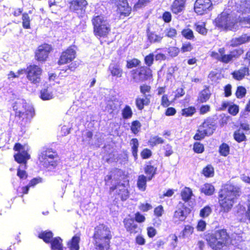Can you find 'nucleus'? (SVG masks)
Listing matches in <instances>:
<instances>
[{
  "instance_id": "36",
  "label": "nucleus",
  "mask_w": 250,
  "mask_h": 250,
  "mask_svg": "<svg viewBox=\"0 0 250 250\" xmlns=\"http://www.w3.org/2000/svg\"><path fill=\"white\" fill-rule=\"evenodd\" d=\"M156 168L151 165L147 166L145 169L146 174L150 175L147 177V180L150 181L156 173Z\"/></svg>"
},
{
  "instance_id": "30",
  "label": "nucleus",
  "mask_w": 250,
  "mask_h": 250,
  "mask_svg": "<svg viewBox=\"0 0 250 250\" xmlns=\"http://www.w3.org/2000/svg\"><path fill=\"white\" fill-rule=\"evenodd\" d=\"M80 237L77 236H74L67 244L68 247L70 250H79Z\"/></svg>"
},
{
  "instance_id": "26",
  "label": "nucleus",
  "mask_w": 250,
  "mask_h": 250,
  "mask_svg": "<svg viewBox=\"0 0 250 250\" xmlns=\"http://www.w3.org/2000/svg\"><path fill=\"white\" fill-rule=\"evenodd\" d=\"M62 240L59 237L52 239L50 242L52 250H63Z\"/></svg>"
},
{
  "instance_id": "5",
  "label": "nucleus",
  "mask_w": 250,
  "mask_h": 250,
  "mask_svg": "<svg viewBox=\"0 0 250 250\" xmlns=\"http://www.w3.org/2000/svg\"><path fill=\"white\" fill-rule=\"evenodd\" d=\"M105 181L107 185H109L110 183L112 185L110 187V191H115L121 198L122 200H126L129 197V192L127 189V185L125 184H120L118 182V179L115 177V174L112 173L108 175L105 177Z\"/></svg>"
},
{
  "instance_id": "51",
  "label": "nucleus",
  "mask_w": 250,
  "mask_h": 250,
  "mask_svg": "<svg viewBox=\"0 0 250 250\" xmlns=\"http://www.w3.org/2000/svg\"><path fill=\"white\" fill-rule=\"evenodd\" d=\"M211 212V208L209 206H206L200 210V215L205 218L208 217Z\"/></svg>"
},
{
  "instance_id": "6",
  "label": "nucleus",
  "mask_w": 250,
  "mask_h": 250,
  "mask_svg": "<svg viewBox=\"0 0 250 250\" xmlns=\"http://www.w3.org/2000/svg\"><path fill=\"white\" fill-rule=\"evenodd\" d=\"M215 22L218 27L224 30L235 31L239 28L237 19L226 12L218 16Z\"/></svg>"
},
{
  "instance_id": "14",
  "label": "nucleus",
  "mask_w": 250,
  "mask_h": 250,
  "mask_svg": "<svg viewBox=\"0 0 250 250\" xmlns=\"http://www.w3.org/2000/svg\"><path fill=\"white\" fill-rule=\"evenodd\" d=\"M188 213L189 208L185 207L182 203H180L177 209L174 212L173 219L175 222L183 221L186 219Z\"/></svg>"
},
{
  "instance_id": "34",
  "label": "nucleus",
  "mask_w": 250,
  "mask_h": 250,
  "mask_svg": "<svg viewBox=\"0 0 250 250\" xmlns=\"http://www.w3.org/2000/svg\"><path fill=\"white\" fill-rule=\"evenodd\" d=\"M234 138L238 142L240 143L246 140V137L243 131L239 129L234 133Z\"/></svg>"
},
{
  "instance_id": "31",
  "label": "nucleus",
  "mask_w": 250,
  "mask_h": 250,
  "mask_svg": "<svg viewBox=\"0 0 250 250\" xmlns=\"http://www.w3.org/2000/svg\"><path fill=\"white\" fill-rule=\"evenodd\" d=\"M181 195L182 199L185 201L187 202L191 199L193 195L192 191L189 188H185L181 191Z\"/></svg>"
},
{
  "instance_id": "59",
  "label": "nucleus",
  "mask_w": 250,
  "mask_h": 250,
  "mask_svg": "<svg viewBox=\"0 0 250 250\" xmlns=\"http://www.w3.org/2000/svg\"><path fill=\"white\" fill-rule=\"evenodd\" d=\"M153 60L154 55L153 54H149L145 58V63L148 66H150L152 64Z\"/></svg>"
},
{
  "instance_id": "50",
  "label": "nucleus",
  "mask_w": 250,
  "mask_h": 250,
  "mask_svg": "<svg viewBox=\"0 0 250 250\" xmlns=\"http://www.w3.org/2000/svg\"><path fill=\"white\" fill-rule=\"evenodd\" d=\"M196 30L199 33L202 35H206L207 33V30L205 28V25L204 23H202L201 24H196Z\"/></svg>"
},
{
  "instance_id": "49",
  "label": "nucleus",
  "mask_w": 250,
  "mask_h": 250,
  "mask_svg": "<svg viewBox=\"0 0 250 250\" xmlns=\"http://www.w3.org/2000/svg\"><path fill=\"white\" fill-rule=\"evenodd\" d=\"M179 52V48L176 47L171 46L167 48L168 54L171 57H175L177 56L178 55Z\"/></svg>"
},
{
  "instance_id": "4",
  "label": "nucleus",
  "mask_w": 250,
  "mask_h": 250,
  "mask_svg": "<svg viewBox=\"0 0 250 250\" xmlns=\"http://www.w3.org/2000/svg\"><path fill=\"white\" fill-rule=\"evenodd\" d=\"M14 149L18 151L17 154L14 155L15 161L18 163L24 164V166H20L18 169L17 176L21 179H25L27 177V174L26 171L22 169L26 168L27 160L30 158V156L28 154L29 147L26 145L22 146L19 143H17L15 144Z\"/></svg>"
},
{
  "instance_id": "16",
  "label": "nucleus",
  "mask_w": 250,
  "mask_h": 250,
  "mask_svg": "<svg viewBox=\"0 0 250 250\" xmlns=\"http://www.w3.org/2000/svg\"><path fill=\"white\" fill-rule=\"evenodd\" d=\"M51 49L50 45L44 44L40 46L36 52V58L39 61H44L48 57Z\"/></svg>"
},
{
  "instance_id": "35",
  "label": "nucleus",
  "mask_w": 250,
  "mask_h": 250,
  "mask_svg": "<svg viewBox=\"0 0 250 250\" xmlns=\"http://www.w3.org/2000/svg\"><path fill=\"white\" fill-rule=\"evenodd\" d=\"M22 25L25 29L30 28V19L27 13L22 14Z\"/></svg>"
},
{
  "instance_id": "55",
  "label": "nucleus",
  "mask_w": 250,
  "mask_h": 250,
  "mask_svg": "<svg viewBox=\"0 0 250 250\" xmlns=\"http://www.w3.org/2000/svg\"><path fill=\"white\" fill-rule=\"evenodd\" d=\"M246 93V89L243 86H239L236 92V96L238 98H242L245 96Z\"/></svg>"
},
{
  "instance_id": "62",
  "label": "nucleus",
  "mask_w": 250,
  "mask_h": 250,
  "mask_svg": "<svg viewBox=\"0 0 250 250\" xmlns=\"http://www.w3.org/2000/svg\"><path fill=\"white\" fill-rule=\"evenodd\" d=\"M141 155L143 159H147L151 156V151L148 149H145L142 151Z\"/></svg>"
},
{
  "instance_id": "39",
  "label": "nucleus",
  "mask_w": 250,
  "mask_h": 250,
  "mask_svg": "<svg viewBox=\"0 0 250 250\" xmlns=\"http://www.w3.org/2000/svg\"><path fill=\"white\" fill-rule=\"evenodd\" d=\"M123 118L125 119L130 118L133 114L132 109L129 105H125L122 110Z\"/></svg>"
},
{
  "instance_id": "46",
  "label": "nucleus",
  "mask_w": 250,
  "mask_h": 250,
  "mask_svg": "<svg viewBox=\"0 0 250 250\" xmlns=\"http://www.w3.org/2000/svg\"><path fill=\"white\" fill-rule=\"evenodd\" d=\"M196 111V109L194 107H189L185 108L182 110V114L186 117L192 116Z\"/></svg>"
},
{
  "instance_id": "57",
  "label": "nucleus",
  "mask_w": 250,
  "mask_h": 250,
  "mask_svg": "<svg viewBox=\"0 0 250 250\" xmlns=\"http://www.w3.org/2000/svg\"><path fill=\"white\" fill-rule=\"evenodd\" d=\"M193 232V228L189 225L186 226L183 231V235L188 236L191 234Z\"/></svg>"
},
{
  "instance_id": "56",
  "label": "nucleus",
  "mask_w": 250,
  "mask_h": 250,
  "mask_svg": "<svg viewBox=\"0 0 250 250\" xmlns=\"http://www.w3.org/2000/svg\"><path fill=\"white\" fill-rule=\"evenodd\" d=\"M193 49L191 44L189 42H186L183 44L181 47V51L183 53L190 52Z\"/></svg>"
},
{
  "instance_id": "20",
  "label": "nucleus",
  "mask_w": 250,
  "mask_h": 250,
  "mask_svg": "<svg viewBox=\"0 0 250 250\" xmlns=\"http://www.w3.org/2000/svg\"><path fill=\"white\" fill-rule=\"evenodd\" d=\"M233 78L237 81H241L250 75V70L248 67L245 66L232 73Z\"/></svg>"
},
{
  "instance_id": "33",
  "label": "nucleus",
  "mask_w": 250,
  "mask_h": 250,
  "mask_svg": "<svg viewBox=\"0 0 250 250\" xmlns=\"http://www.w3.org/2000/svg\"><path fill=\"white\" fill-rule=\"evenodd\" d=\"M131 146L132 153L135 159H136L138 157L137 152L139 146V143L137 139H132L130 142Z\"/></svg>"
},
{
  "instance_id": "21",
  "label": "nucleus",
  "mask_w": 250,
  "mask_h": 250,
  "mask_svg": "<svg viewBox=\"0 0 250 250\" xmlns=\"http://www.w3.org/2000/svg\"><path fill=\"white\" fill-rule=\"evenodd\" d=\"M87 4V2L85 0H73L70 2V8L76 11L80 10L81 13H83Z\"/></svg>"
},
{
  "instance_id": "19",
  "label": "nucleus",
  "mask_w": 250,
  "mask_h": 250,
  "mask_svg": "<svg viewBox=\"0 0 250 250\" xmlns=\"http://www.w3.org/2000/svg\"><path fill=\"white\" fill-rule=\"evenodd\" d=\"M121 14L128 15L131 10L126 0H114Z\"/></svg>"
},
{
  "instance_id": "17",
  "label": "nucleus",
  "mask_w": 250,
  "mask_h": 250,
  "mask_svg": "<svg viewBox=\"0 0 250 250\" xmlns=\"http://www.w3.org/2000/svg\"><path fill=\"white\" fill-rule=\"evenodd\" d=\"M147 39L149 42L152 43H160L164 38V34L158 30H151L148 29L147 31Z\"/></svg>"
},
{
  "instance_id": "15",
  "label": "nucleus",
  "mask_w": 250,
  "mask_h": 250,
  "mask_svg": "<svg viewBox=\"0 0 250 250\" xmlns=\"http://www.w3.org/2000/svg\"><path fill=\"white\" fill-rule=\"evenodd\" d=\"M210 56L213 58L225 63H228L232 61L230 53L229 54H225L224 48H219L218 52H211Z\"/></svg>"
},
{
  "instance_id": "1",
  "label": "nucleus",
  "mask_w": 250,
  "mask_h": 250,
  "mask_svg": "<svg viewBox=\"0 0 250 250\" xmlns=\"http://www.w3.org/2000/svg\"><path fill=\"white\" fill-rule=\"evenodd\" d=\"M205 238L208 245L213 250H223L224 247L229 244L237 245L242 241V237L237 234H233L232 239L230 240L226 230L224 229L208 233Z\"/></svg>"
},
{
  "instance_id": "45",
  "label": "nucleus",
  "mask_w": 250,
  "mask_h": 250,
  "mask_svg": "<svg viewBox=\"0 0 250 250\" xmlns=\"http://www.w3.org/2000/svg\"><path fill=\"white\" fill-rule=\"evenodd\" d=\"M219 152L222 156H227L229 152V146L227 144L223 143L219 147Z\"/></svg>"
},
{
  "instance_id": "53",
  "label": "nucleus",
  "mask_w": 250,
  "mask_h": 250,
  "mask_svg": "<svg viewBox=\"0 0 250 250\" xmlns=\"http://www.w3.org/2000/svg\"><path fill=\"white\" fill-rule=\"evenodd\" d=\"M141 123L139 121H133L132 123V125H131V131L134 134H136L137 133H138L139 132V130L141 127Z\"/></svg>"
},
{
  "instance_id": "37",
  "label": "nucleus",
  "mask_w": 250,
  "mask_h": 250,
  "mask_svg": "<svg viewBox=\"0 0 250 250\" xmlns=\"http://www.w3.org/2000/svg\"><path fill=\"white\" fill-rule=\"evenodd\" d=\"M238 20V25L242 27L250 28V16L245 18H239Z\"/></svg>"
},
{
  "instance_id": "7",
  "label": "nucleus",
  "mask_w": 250,
  "mask_h": 250,
  "mask_svg": "<svg viewBox=\"0 0 250 250\" xmlns=\"http://www.w3.org/2000/svg\"><path fill=\"white\" fill-rule=\"evenodd\" d=\"M92 21L94 26V33L96 36L105 37L110 32V25L104 16H94Z\"/></svg>"
},
{
  "instance_id": "28",
  "label": "nucleus",
  "mask_w": 250,
  "mask_h": 250,
  "mask_svg": "<svg viewBox=\"0 0 250 250\" xmlns=\"http://www.w3.org/2000/svg\"><path fill=\"white\" fill-rule=\"evenodd\" d=\"M210 91L208 87H206L201 91L198 97V100L201 103L207 102L210 98Z\"/></svg>"
},
{
  "instance_id": "18",
  "label": "nucleus",
  "mask_w": 250,
  "mask_h": 250,
  "mask_svg": "<svg viewBox=\"0 0 250 250\" xmlns=\"http://www.w3.org/2000/svg\"><path fill=\"white\" fill-rule=\"evenodd\" d=\"M124 224L126 230L130 233L139 232L140 229L137 223L132 219H125Z\"/></svg>"
},
{
  "instance_id": "63",
  "label": "nucleus",
  "mask_w": 250,
  "mask_h": 250,
  "mask_svg": "<svg viewBox=\"0 0 250 250\" xmlns=\"http://www.w3.org/2000/svg\"><path fill=\"white\" fill-rule=\"evenodd\" d=\"M140 90L141 93H142L144 96L146 95H148L147 93H148L150 90V86L147 85H143L140 86Z\"/></svg>"
},
{
  "instance_id": "23",
  "label": "nucleus",
  "mask_w": 250,
  "mask_h": 250,
  "mask_svg": "<svg viewBox=\"0 0 250 250\" xmlns=\"http://www.w3.org/2000/svg\"><path fill=\"white\" fill-rule=\"evenodd\" d=\"M250 41V36L244 34L238 38L232 39L230 41V45L236 46Z\"/></svg>"
},
{
  "instance_id": "25",
  "label": "nucleus",
  "mask_w": 250,
  "mask_h": 250,
  "mask_svg": "<svg viewBox=\"0 0 250 250\" xmlns=\"http://www.w3.org/2000/svg\"><path fill=\"white\" fill-rule=\"evenodd\" d=\"M109 69L113 76L120 78L122 76L123 70L118 64H113L109 66Z\"/></svg>"
},
{
  "instance_id": "13",
  "label": "nucleus",
  "mask_w": 250,
  "mask_h": 250,
  "mask_svg": "<svg viewBox=\"0 0 250 250\" xmlns=\"http://www.w3.org/2000/svg\"><path fill=\"white\" fill-rule=\"evenodd\" d=\"M76 57V51L71 48H67L63 52L60 57L58 63L60 65L69 63L72 61Z\"/></svg>"
},
{
  "instance_id": "22",
  "label": "nucleus",
  "mask_w": 250,
  "mask_h": 250,
  "mask_svg": "<svg viewBox=\"0 0 250 250\" xmlns=\"http://www.w3.org/2000/svg\"><path fill=\"white\" fill-rule=\"evenodd\" d=\"M186 0H175L171 5L172 12L176 14L181 13L185 8Z\"/></svg>"
},
{
  "instance_id": "58",
  "label": "nucleus",
  "mask_w": 250,
  "mask_h": 250,
  "mask_svg": "<svg viewBox=\"0 0 250 250\" xmlns=\"http://www.w3.org/2000/svg\"><path fill=\"white\" fill-rule=\"evenodd\" d=\"M193 149L195 152L200 153L203 152L204 147L202 144L200 143L196 142L194 145Z\"/></svg>"
},
{
  "instance_id": "32",
  "label": "nucleus",
  "mask_w": 250,
  "mask_h": 250,
  "mask_svg": "<svg viewBox=\"0 0 250 250\" xmlns=\"http://www.w3.org/2000/svg\"><path fill=\"white\" fill-rule=\"evenodd\" d=\"M201 192L207 195H212L214 191V187L210 184H205L202 187Z\"/></svg>"
},
{
  "instance_id": "43",
  "label": "nucleus",
  "mask_w": 250,
  "mask_h": 250,
  "mask_svg": "<svg viewBox=\"0 0 250 250\" xmlns=\"http://www.w3.org/2000/svg\"><path fill=\"white\" fill-rule=\"evenodd\" d=\"M203 174L208 177H212L214 175V168L211 165H208L203 170Z\"/></svg>"
},
{
  "instance_id": "38",
  "label": "nucleus",
  "mask_w": 250,
  "mask_h": 250,
  "mask_svg": "<svg viewBox=\"0 0 250 250\" xmlns=\"http://www.w3.org/2000/svg\"><path fill=\"white\" fill-rule=\"evenodd\" d=\"M239 10L243 13H250V1L246 0L242 1L240 4Z\"/></svg>"
},
{
  "instance_id": "44",
  "label": "nucleus",
  "mask_w": 250,
  "mask_h": 250,
  "mask_svg": "<svg viewBox=\"0 0 250 250\" xmlns=\"http://www.w3.org/2000/svg\"><path fill=\"white\" fill-rule=\"evenodd\" d=\"M244 50L242 48H238L234 49L230 52V55L232 60L238 58L243 53Z\"/></svg>"
},
{
  "instance_id": "12",
  "label": "nucleus",
  "mask_w": 250,
  "mask_h": 250,
  "mask_svg": "<svg viewBox=\"0 0 250 250\" xmlns=\"http://www.w3.org/2000/svg\"><path fill=\"white\" fill-rule=\"evenodd\" d=\"M211 5L210 0H197L194 4V11L197 14L202 15L210 9Z\"/></svg>"
},
{
  "instance_id": "64",
  "label": "nucleus",
  "mask_w": 250,
  "mask_h": 250,
  "mask_svg": "<svg viewBox=\"0 0 250 250\" xmlns=\"http://www.w3.org/2000/svg\"><path fill=\"white\" fill-rule=\"evenodd\" d=\"M147 233L149 237H153L156 234V230L153 227H148L147 229Z\"/></svg>"
},
{
  "instance_id": "10",
  "label": "nucleus",
  "mask_w": 250,
  "mask_h": 250,
  "mask_svg": "<svg viewBox=\"0 0 250 250\" xmlns=\"http://www.w3.org/2000/svg\"><path fill=\"white\" fill-rule=\"evenodd\" d=\"M216 129V126L212 123L208 121H205L202 125L200 126L198 133H197L194 138L195 140H199L205 137L206 135H211Z\"/></svg>"
},
{
  "instance_id": "24",
  "label": "nucleus",
  "mask_w": 250,
  "mask_h": 250,
  "mask_svg": "<svg viewBox=\"0 0 250 250\" xmlns=\"http://www.w3.org/2000/svg\"><path fill=\"white\" fill-rule=\"evenodd\" d=\"M150 95H146L143 98H138L136 99L135 103L139 110H142L145 105H148L150 103Z\"/></svg>"
},
{
  "instance_id": "27",
  "label": "nucleus",
  "mask_w": 250,
  "mask_h": 250,
  "mask_svg": "<svg viewBox=\"0 0 250 250\" xmlns=\"http://www.w3.org/2000/svg\"><path fill=\"white\" fill-rule=\"evenodd\" d=\"M55 152H52L50 149H46L42 150L39 156V160L40 162L44 161L47 159H51L52 157H55Z\"/></svg>"
},
{
  "instance_id": "2",
  "label": "nucleus",
  "mask_w": 250,
  "mask_h": 250,
  "mask_svg": "<svg viewBox=\"0 0 250 250\" xmlns=\"http://www.w3.org/2000/svg\"><path fill=\"white\" fill-rule=\"evenodd\" d=\"M240 195L239 188L234 186L226 185L219 194V204L224 212L229 211Z\"/></svg>"
},
{
  "instance_id": "8",
  "label": "nucleus",
  "mask_w": 250,
  "mask_h": 250,
  "mask_svg": "<svg viewBox=\"0 0 250 250\" xmlns=\"http://www.w3.org/2000/svg\"><path fill=\"white\" fill-rule=\"evenodd\" d=\"M13 107L16 112V115L20 117H25L27 119H31L35 115L32 105L27 103L23 99H18L14 103Z\"/></svg>"
},
{
  "instance_id": "3",
  "label": "nucleus",
  "mask_w": 250,
  "mask_h": 250,
  "mask_svg": "<svg viewBox=\"0 0 250 250\" xmlns=\"http://www.w3.org/2000/svg\"><path fill=\"white\" fill-rule=\"evenodd\" d=\"M112 238L109 229L103 224L95 228L94 235L95 248L97 250H108Z\"/></svg>"
},
{
  "instance_id": "60",
  "label": "nucleus",
  "mask_w": 250,
  "mask_h": 250,
  "mask_svg": "<svg viewBox=\"0 0 250 250\" xmlns=\"http://www.w3.org/2000/svg\"><path fill=\"white\" fill-rule=\"evenodd\" d=\"M164 210L162 206L160 205L156 207L154 210V213L157 217H161L164 213Z\"/></svg>"
},
{
  "instance_id": "29",
  "label": "nucleus",
  "mask_w": 250,
  "mask_h": 250,
  "mask_svg": "<svg viewBox=\"0 0 250 250\" xmlns=\"http://www.w3.org/2000/svg\"><path fill=\"white\" fill-rule=\"evenodd\" d=\"M147 178L144 175H139L138 178L137 186L138 188L143 191L146 189Z\"/></svg>"
},
{
  "instance_id": "41",
  "label": "nucleus",
  "mask_w": 250,
  "mask_h": 250,
  "mask_svg": "<svg viewBox=\"0 0 250 250\" xmlns=\"http://www.w3.org/2000/svg\"><path fill=\"white\" fill-rule=\"evenodd\" d=\"M149 145L151 146H154L164 143V139L158 136L152 137L149 140Z\"/></svg>"
},
{
  "instance_id": "48",
  "label": "nucleus",
  "mask_w": 250,
  "mask_h": 250,
  "mask_svg": "<svg viewBox=\"0 0 250 250\" xmlns=\"http://www.w3.org/2000/svg\"><path fill=\"white\" fill-rule=\"evenodd\" d=\"M55 157H52L51 159H47L41 162L45 167H48L49 166L55 167L57 165L56 161L54 160Z\"/></svg>"
},
{
  "instance_id": "42",
  "label": "nucleus",
  "mask_w": 250,
  "mask_h": 250,
  "mask_svg": "<svg viewBox=\"0 0 250 250\" xmlns=\"http://www.w3.org/2000/svg\"><path fill=\"white\" fill-rule=\"evenodd\" d=\"M41 98L43 100H49L53 98V95L51 91L48 89H44L41 92Z\"/></svg>"
},
{
  "instance_id": "40",
  "label": "nucleus",
  "mask_w": 250,
  "mask_h": 250,
  "mask_svg": "<svg viewBox=\"0 0 250 250\" xmlns=\"http://www.w3.org/2000/svg\"><path fill=\"white\" fill-rule=\"evenodd\" d=\"M53 234L51 231H44L39 234V237L42 239L46 243H49L53 239Z\"/></svg>"
},
{
  "instance_id": "11",
  "label": "nucleus",
  "mask_w": 250,
  "mask_h": 250,
  "mask_svg": "<svg viewBox=\"0 0 250 250\" xmlns=\"http://www.w3.org/2000/svg\"><path fill=\"white\" fill-rule=\"evenodd\" d=\"M26 73L27 79L31 83L36 84L40 82L42 69L38 65H30L26 68Z\"/></svg>"
},
{
  "instance_id": "9",
  "label": "nucleus",
  "mask_w": 250,
  "mask_h": 250,
  "mask_svg": "<svg viewBox=\"0 0 250 250\" xmlns=\"http://www.w3.org/2000/svg\"><path fill=\"white\" fill-rule=\"evenodd\" d=\"M132 78L136 83L144 81L152 76L151 69L147 67H141L131 71Z\"/></svg>"
},
{
  "instance_id": "47",
  "label": "nucleus",
  "mask_w": 250,
  "mask_h": 250,
  "mask_svg": "<svg viewBox=\"0 0 250 250\" xmlns=\"http://www.w3.org/2000/svg\"><path fill=\"white\" fill-rule=\"evenodd\" d=\"M182 35L187 39L192 40L194 38V35L193 31L189 29H184L182 31Z\"/></svg>"
},
{
  "instance_id": "54",
  "label": "nucleus",
  "mask_w": 250,
  "mask_h": 250,
  "mask_svg": "<svg viewBox=\"0 0 250 250\" xmlns=\"http://www.w3.org/2000/svg\"><path fill=\"white\" fill-rule=\"evenodd\" d=\"M140 61L137 59H133L127 62L126 66L128 68L136 67L139 65Z\"/></svg>"
},
{
  "instance_id": "61",
  "label": "nucleus",
  "mask_w": 250,
  "mask_h": 250,
  "mask_svg": "<svg viewBox=\"0 0 250 250\" xmlns=\"http://www.w3.org/2000/svg\"><path fill=\"white\" fill-rule=\"evenodd\" d=\"M238 111L239 107L236 105H231L229 108V112L233 116L236 115L238 112Z\"/></svg>"
},
{
  "instance_id": "52",
  "label": "nucleus",
  "mask_w": 250,
  "mask_h": 250,
  "mask_svg": "<svg viewBox=\"0 0 250 250\" xmlns=\"http://www.w3.org/2000/svg\"><path fill=\"white\" fill-rule=\"evenodd\" d=\"M116 108V105L113 101H109L105 108V110L109 113H112Z\"/></svg>"
}]
</instances>
